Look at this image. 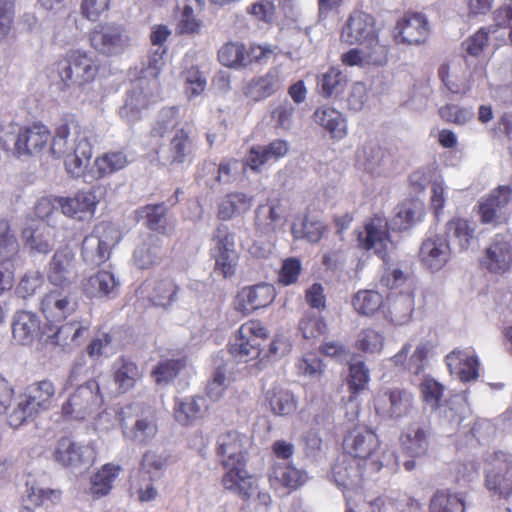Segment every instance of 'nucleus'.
<instances>
[{
	"label": "nucleus",
	"instance_id": "nucleus-6",
	"mask_svg": "<svg viewBox=\"0 0 512 512\" xmlns=\"http://www.w3.org/2000/svg\"><path fill=\"white\" fill-rule=\"evenodd\" d=\"M380 284L389 290L383 317L393 325L410 322L414 312L415 281L400 269L386 270Z\"/></svg>",
	"mask_w": 512,
	"mask_h": 512
},
{
	"label": "nucleus",
	"instance_id": "nucleus-33",
	"mask_svg": "<svg viewBox=\"0 0 512 512\" xmlns=\"http://www.w3.org/2000/svg\"><path fill=\"white\" fill-rule=\"evenodd\" d=\"M129 163L124 151H108L95 158L92 168L89 171L86 170L83 177L100 180L125 169Z\"/></svg>",
	"mask_w": 512,
	"mask_h": 512
},
{
	"label": "nucleus",
	"instance_id": "nucleus-25",
	"mask_svg": "<svg viewBox=\"0 0 512 512\" xmlns=\"http://www.w3.org/2000/svg\"><path fill=\"white\" fill-rule=\"evenodd\" d=\"M275 296V288L271 284L261 283L244 287L237 294L235 309L243 315H248L271 304Z\"/></svg>",
	"mask_w": 512,
	"mask_h": 512
},
{
	"label": "nucleus",
	"instance_id": "nucleus-10",
	"mask_svg": "<svg viewBox=\"0 0 512 512\" xmlns=\"http://www.w3.org/2000/svg\"><path fill=\"white\" fill-rule=\"evenodd\" d=\"M484 486L492 497L508 500L512 496V454L495 451L487 459Z\"/></svg>",
	"mask_w": 512,
	"mask_h": 512
},
{
	"label": "nucleus",
	"instance_id": "nucleus-46",
	"mask_svg": "<svg viewBox=\"0 0 512 512\" xmlns=\"http://www.w3.org/2000/svg\"><path fill=\"white\" fill-rule=\"evenodd\" d=\"M283 216V207L279 200H268L260 204L255 211V225L262 233L276 230L277 224Z\"/></svg>",
	"mask_w": 512,
	"mask_h": 512
},
{
	"label": "nucleus",
	"instance_id": "nucleus-52",
	"mask_svg": "<svg viewBox=\"0 0 512 512\" xmlns=\"http://www.w3.org/2000/svg\"><path fill=\"white\" fill-rule=\"evenodd\" d=\"M369 381V369L366 367L364 362L359 361L350 364L346 379L349 391V400H356L358 396L368 388Z\"/></svg>",
	"mask_w": 512,
	"mask_h": 512
},
{
	"label": "nucleus",
	"instance_id": "nucleus-17",
	"mask_svg": "<svg viewBox=\"0 0 512 512\" xmlns=\"http://www.w3.org/2000/svg\"><path fill=\"white\" fill-rule=\"evenodd\" d=\"M512 199V187L500 185L478 203V215L482 224L494 227L507 222L506 208Z\"/></svg>",
	"mask_w": 512,
	"mask_h": 512
},
{
	"label": "nucleus",
	"instance_id": "nucleus-4",
	"mask_svg": "<svg viewBox=\"0 0 512 512\" xmlns=\"http://www.w3.org/2000/svg\"><path fill=\"white\" fill-rule=\"evenodd\" d=\"M51 140V131L41 121L10 123L0 130V149L8 157L30 159L41 156Z\"/></svg>",
	"mask_w": 512,
	"mask_h": 512
},
{
	"label": "nucleus",
	"instance_id": "nucleus-14",
	"mask_svg": "<svg viewBox=\"0 0 512 512\" xmlns=\"http://www.w3.org/2000/svg\"><path fill=\"white\" fill-rule=\"evenodd\" d=\"M235 235L225 224H220L214 231V246L211 257L215 261L214 270L224 278H231L236 273L238 254L235 251Z\"/></svg>",
	"mask_w": 512,
	"mask_h": 512
},
{
	"label": "nucleus",
	"instance_id": "nucleus-56",
	"mask_svg": "<svg viewBox=\"0 0 512 512\" xmlns=\"http://www.w3.org/2000/svg\"><path fill=\"white\" fill-rule=\"evenodd\" d=\"M202 398L190 397L185 400H177L174 406V417L181 425H189L201 416L199 401Z\"/></svg>",
	"mask_w": 512,
	"mask_h": 512
},
{
	"label": "nucleus",
	"instance_id": "nucleus-59",
	"mask_svg": "<svg viewBox=\"0 0 512 512\" xmlns=\"http://www.w3.org/2000/svg\"><path fill=\"white\" fill-rule=\"evenodd\" d=\"M420 392L423 402L432 410H437L441 406L444 394V386L433 378H425L420 384Z\"/></svg>",
	"mask_w": 512,
	"mask_h": 512
},
{
	"label": "nucleus",
	"instance_id": "nucleus-51",
	"mask_svg": "<svg viewBox=\"0 0 512 512\" xmlns=\"http://www.w3.org/2000/svg\"><path fill=\"white\" fill-rule=\"evenodd\" d=\"M360 465L359 462L357 466H355L351 460H343L335 463L332 467V475L335 483L343 489H352L363 477Z\"/></svg>",
	"mask_w": 512,
	"mask_h": 512
},
{
	"label": "nucleus",
	"instance_id": "nucleus-26",
	"mask_svg": "<svg viewBox=\"0 0 512 512\" xmlns=\"http://www.w3.org/2000/svg\"><path fill=\"white\" fill-rule=\"evenodd\" d=\"M245 435L230 430L219 435L217 439V454L222 458V465L229 469L245 466L246 460L243 452Z\"/></svg>",
	"mask_w": 512,
	"mask_h": 512
},
{
	"label": "nucleus",
	"instance_id": "nucleus-28",
	"mask_svg": "<svg viewBox=\"0 0 512 512\" xmlns=\"http://www.w3.org/2000/svg\"><path fill=\"white\" fill-rule=\"evenodd\" d=\"M282 88V78L277 68L265 74L252 77L242 88L244 96L253 102L263 101L275 95Z\"/></svg>",
	"mask_w": 512,
	"mask_h": 512
},
{
	"label": "nucleus",
	"instance_id": "nucleus-11",
	"mask_svg": "<svg viewBox=\"0 0 512 512\" xmlns=\"http://www.w3.org/2000/svg\"><path fill=\"white\" fill-rule=\"evenodd\" d=\"M274 54L271 45L251 44L249 47L242 42L229 41L223 44L217 53L218 61L225 67L241 69L254 63H262Z\"/></svg>",
	"mask_w": 512,
	"mask_h": 512
},
{
	"label": "nucleus",
	"instance_id": "nucleus-40",
	"mask_svg": "<svg viewBox=\"0 0 512 512\" xmlns=\"http://www.w3.org/2000/svg\"><path fill=\"white\" fill-rule=\"evenodd\" d=\"M315 122L324 128L330 137L341 140L347 135V123L344 116L336 109L322 106L314 112Z\"/></svg>",
	"mask_w": 512,
	"mask_h": 512
},
{
	"label": "nucleus",
	"instance_id": "nucleus-39",
	"mask_svg": "<svg viewBox=\"0 0 512 512\" xmlns=\"http://www.w3.org/2000/svg\"><path fill=\"white\" fill-rule=\"evenodd\" d=\"M56 394L55 384L48 379L35 381L25 388V401L36 411L48 410L54 401Z\"/></svg>",
	"mask_w": 512,
	"mask_h": 512
},
{
	"label": "nucleus",
	"instance_id": "nucleus-2",
	"mask_svg": "<svg viewBox=\"0 0 512 512\" xmlns=\"http://www.w3.org/2000/svg\"><path fill=\"white\" fill-rule=\"evenodd\" d=\"M48 149L52 157L64 158L65 169L72 178L85 175L93 155L86 128L74 114L64 115L55 126Z\"/></svg>",
	"mask_w": 512,
	"mask_h": 512
},
{
	"label": "nucleus",
	"instance_id": "nucleus-45",
	"mask_svg": "<svg viewBox=\"0 0 512 512\" xmlns=\"http://www.w3.org/2000/svg\"><path fill=\"white\" fill-rule=\"evenodd\" d=\"M351 303L354 310L360 315L372 316L378 312L383 315L386 297L376 290L364 289L359 290L352 297Z\"/></svg>",
	"mask_w": 512,
	"mask_h": 512
},
{
	"label": "nucleus",
	"instance_id": "nucleus-18",
	"mask_svg": "<svg viewBox=\"0 0 512 512\" xmlns=\"http://www.w3.org/2000/svg\"><path fill=\"white\" fill-rule=\"evenodd\" d=\"M266 475L271 489L284 494L297 491L308 480L307 472L291 462L272 461Z\"/></svg>",
	"mask_w": 512,
	"mask_h": 512
},
{
	"label": "nucleus",
	"instance_id": "nucleus-1",
	"mask_svg": "<svg viewBox=\"0 0 512 512\" xmlns=\"http://www.w3.org/2000/svg\"><path fill=\"white\" fill-rule=\"evenodd\" d=\"M178 125L179 108L164 107L147 135L146 150L162 166H180L195 157L197 144L191 130Z\"/></svg>",
	"mask_w": 512,
	"mask_h": 512
},
{
	"label": "nucleus",
	"instance_id": "nucleus-8",
	"mask_svg": "<svg viewBox=\"0 0 512 512\" xmlns=\"http://www.w3.org/2000/svg\"><path fill=\"white\" fill-rule=\"evenodd\" d=\"M120 239L118 229L110 222H100L81 243V257L90 265L100 266L110 259Z\"/></svg>",
	"mask_w": 512,
	"mask_h": 512
},
{
	"label": "nucleus",
	"instance_id": "nucleus-42",
	"mask_svg": "<svg viewBox=\"0 0 512 512\" xmlns=\"http://www.w3.org/2000/svg\"><path fill=\"white\" fill-rule=\"evenodd\" d=\"M390 159V153L374 142L365 143L357 151V160L371 174H379Z\"/></svg>",
	"mask_w": 512,
	"mask_h": 512
},
{
	"label": "nucleus",
	"instance_id": "nucleus-9",
	"mask_svg": "<svg viewBox=\"0 0 512 512\" xmlns=\"http://www.w3.org/2000/svg\"><path fill=\"white\" fill-rule=\"evenodd\" d=\"M120 426L125 438L147 444L158 433L155 411L147 406L126 407L120 414Z\"/></svg>",
	"mask_w": 512,
	"mask_h": 512
},
{
	"label": "nucleus",
	"instance_id": "nucleus-64",
	"mask_svg": "<svg viewBox=\"0 0 512 512\" xmlns=\"http://www.w3.org/2000/svg\"><path fill=\"white\" fill-rule=\"evenodd\" d=\"M246 12L255 21L271 25L276 17V6L270 0H257L247 7Z\"/></svg>",
	"mask_w": 512,
	"mask_h": 512
},
{
	"label": "nucleus",
	"instance_id": "nucleus-16",
	"mask_svg": "<svg viewBox=\"0 0 512 512\" xmlns=\"http://www.w3.org/2000/svg\"><path fill=\"white\" fill-rule=\"evenodd\" d=\"M78 309V300L68 288L55 287L45 293L40 300L39 310L45 319L44 324L63 323Z\"/></svg>",
	"mask_w": 512,
	"mask_h": 512
},
{
	"label": "nucleus",
	"instance_id": "nucleus-58",
	"mask_svg": "<svg viewBox=\"0 0 512 512\" xmlns=\"http://www.w3.org/2000/svg\"><path fill=\"white\" fill-rule=\"evenodd\" d=\"M185 84V93L189 98L202 94L206 88V78L203 76L198 66L187 67L182 72Z\"/></svg>",
	"mask_w": 512,
	"mask_h": 512
},
{
	"label": "nucleus",
	"instance_id": "nucleus-34",
	"mask_svg": "<svg viewBox=\"0 0 512 512\" xmlns=\"http://www.w3.org/2000/svg\"><path fill=\"white\" fill-rule=\"evenodd\" d=\"M445 362L450 373L462 382L476 380L479 376L478 358L465 350L454 349L445 357Z\"/></svg>",
	"mask_w": 512,
	"mask_h": 512
},
{
	"label": "nucleus",
	"instance_id": "nucleus-32",
	"mask_svg": "<svg viewBox=\"0 0 512 512\" xmlns=\"http://www.w3.org/2000/svg\"><path fill=\"white\" fill-rule=\"evenodd\" d=\"M204 5L203 0H184L176 8V32L180 35L199 34L203 21L199 14Z\"/></svg>",
	"mask_w": 512,
	"mask_h": 512
},
{
	"label": "nucleus",
	"instance_id": "nucleus-61",
	"mask_svg": "<svg viewBox=\"0 0 512 512\" xmlns=\"http://www.w3.org/2000/svg\"><path fill=\"white\" fill-rule=\"evenodd\" d=\"M490 30L481 27L474 34L466 38L462 42V49L466 56L479 57L489 43Z\"/></svg>",
	"mask_w": 512,
	"mask_h": 512
},
{
	"label": "nucleus",
	"instance_id": "nucleus-41",
	"mask_svg": "<svg viewBox=\"0 0 512 512\" xmlns=\"http://www.w3.org/2000/svg\"><path fill=\"white\" fill-rule=\"evenodd\" d=\"M122 468L120 465L106 463L97 470L90 478L89 492L95 499L107 496L112 488L113 483L119 476Z\"/></svg>",
	"mask_w": 512,
	"mask_h": 512
},
{
	"label": "nucleus",
	"instance_id": "nucleus-48",
	"mask_svg": "<svg viewBox=\"0 0 512 512\" xmlns=\"http://www.w3.org/2000/svg\"><path fill=\"white\" fill-rule=\"evenodd\" d=\"M161 240L159 237L149 235L133 253L135 265L140 269H149L160 259Z\"/></svg>",
	"mask_w": 512,
	"mask_h": 512
},
{
	"label": "nucleus",
	"instance_id": "nucleus-20",
	"mask_svg": "<svg viewBox=\"0 0 512 512\" xmlns=\"http://www.w3.org/2000/svg\"><path fill=\"white\" fill-rule=\"evenodd\" d=\"M100 189V186H93L87 190H78L73 196L56 197V202L61 212L69 218L78 221L91 219L100 201L96 194Z\"/></svg>",
	"mask_w": 512,
	"mask_h": 512
},
{
	"label": "nucleus",
	"instance_id": "nucleus-23",
	"mask_svg": "<svg viewBox=\"0 0 512 512\" xmlns=\"http://www.w3.org/2000/svg\"><path fill=\"white\" fill-rule=\"evenodd\" d=\"M59 324H43L42 337L46 343L62 347L79 346L81 339L89 330V324L77 320Z\"/></svg>",
	"mask_w": 512,
	"mask_h": 512
},
{
	"label": "nucleus",
	"instance_id": "nucleus-13",
	"mask_svg": "<svg viewBox=\"0 0 512 512\" xmlns=\"http://www.w3.org/2000/svg\"><path fill=\"white\" fill-rule=\"evenodd\" d=\"M390 231L388 220L383 214H374L365 219L362 229L357 230L358 247L365 251L373 250L383 261L388 259Z\"/></svg>",
	"mask_w": 512,
	"mask_h": 512
},
{
	"label": "nucleus",
	"instance_id": "nucleus-54",
	"mask_svg": "<svg viewBox=\"0 0 512 512\" xmlns=\"http://www.w3.org/2000/svg\"><path fill=\"white\" fill-rule=\"evenodd\" d=\"M154 481L152 473L146 470H138L132 478L130 489L133 494L137 495L140 502H149L155 500L158 496Z\"/></svg>",
	"mask_w": 512,
	"mask_h": 512
},
{
	"label": "nucleus",
	"instance_id": "nucleus-3",
	"mask_svg": "<svg viewBox=\"0 0 512 512\" xmlns=\"http://www.w3.org/2000/svg\"><path fill=\"white\" fill-rule=\"evenodd\" d=\"M100 69V61L89 52L70 49L47 68V77L58 91L67 92L93 83Z\"/></svg>",
	"mask_w": 512,
	"mask_h": 512
},
{
	"label": "nucleus",
	"instance_id": "nucleus-47",
	"mask_svg": "<svg viewBox=\"0 0 512 512\" xmlns=\"http://www.w3.org/2000/svg\"><path fill=\"white\" fill-rule=\"evenodd\" d=\"M428 508L429 512H466V503L461 493L438 489L432 495Z\"/></svg>",
	"mask_w": 512,
	"mask_h": 512
},
{
	"label": "nucleus",
	"instance_id": "nucleus-55",
	"mask_svg": "<svg viewBox=\"0 0 512 512\" xmlns=\"http://www.w3.org/2000/svg\"><path fill=\"white\" fill-rule=\"evenodd\" d=\"M139 215L145 220V225L152 231H157L161 234L167 232V208L163 203L148 204L138 210Z\"/></svg>",
	"mask_w": 512,
	"mask_h": 512
},
{
	"label": "nucleus",
	"instance_id": "nucleus-7",
	"mask_svg": "<svg viewBox=\"0 0 512 512\" xmlns=\"http://www.w3.org/2000/svg\"><path fill=\"white\" fill-rule=\"evenodd\" d=\"M344 451L363 462V469L376 473L383 467L381 460V445L378 435L365 426H355L350 429L343 439Z\"/></svg>",
	"mask_w": 512,
	"mask_h": 512
},
{
	"label": "nucleus",
	"instance_id": "nucleus-36",
	"mask_svg": "<svg viewBox=\"0 0 512 512\" xmlns=\"http://www.w3.org/2000/svg\"><path fill=\"white\" fill-rule=\"evenodd\" d=\"M40 320L36 313L30 311H17L13 317L12 335L22 345L31 344L38 336L42 337Z\"/></svg>",
	"mask_w": 512,
	"mask_h": 512
},
{
	"label": "nucleus",
	"instance_id": "nucleus-60",
	"mask_svg": "<svg viewBox=\"0 0 512 512\" xmlns=\"http://www.w3.org/2000/svg\"><path fill=\"white\" fill-rule=\"evenodd\" d=\"M440 118L446 123L465 125L473 118V112L466 107L448 103L438 109Z\"/></svg>",
	"mask_w": 512,
	"mask_h": 512
},
{
	"label": "nucleus",
	"instance_id": "nucleus-50",
	"mask_svg": "<svg viewBox=\"0 0 512 512\" xmlns=\"http://www.w3.org/2000/svg\"><path fill=\"white\" fill-rule=\"evenodd\" d=\"M179 287L172 278L166 277L155 280L148 293V298L154 306L168 307L175 300Z\"/></svg>",
	"mask_w": 512,
	"mask_h": 512
},
{
	"label": "nucleus",
	"instance_id": "nucleus-29",
	"mask_svg": "<svg viewBox=\"0 0 512 512\" xmlns=\"http://www.w3.org/2000/svg\"><path fill=\"white\" fill-rule=\"evenodd\" d=\"M431 434V427L428 424H410L399 437L402 451L412 458H420L427 455Z\"/></svg>",
	"mask_w": 512,
	"mask_h": 512
},
{
	"label": "nucleus",
	"instance_id": "nucleus-62",
	"mask_svg": "<svg viewBox=\"0 0 512 512\" xmlns=\"http://www.w3.org/2000/svg\"><path fill=\"white\" fill-rule=\"evenodd\" d=\"M299 330L303 338L317 340L327 332V324L320 316L306 315L299 322Z\"/></svg>",
	"mask_w": 512,
	"mask_h": 512
},
{
	"label": "nucleus",
	"instance_id": "nucleus-12",
	"mask_svg": "<svg viewBox=\"0 0 512 512\" xmlns=\"http://www.w3.org/2000/svg\"><path fill=\"white\" fill-rule=\"evenodd\" d=\"M102 404L100 388L95 380H89L78 386L63 403L61 414L63 419L84 420L96 411Z\"/></svg>",
	"mask_w": 512,
	"mask_h": 512
},
{
	"label": "nucleus",
	"instance_id": "nucleus-22",
	"mask_svg": "<svg viewBox=\"0 0 512 512\" xmlns=\"http://www.w3.org/2000/svg\"><path fill=\"white\" fill-rule=\"evenodd\" d=\"M77 278L75 254L68 247L58 249L48 264V282L54 287L68 288Z\"/></svg>",
	"mask_w": 512,
	"mask_h": 512
},
{
	"label": "nucleus",
	"instance_id": "nucleus-38",
	"mask_svg": "<svg viewBox=\"0 0 512 512\" xmlns=\"http://www.w3.org/2000/svg\"><path fill=\"white\" fill-rule=\"evenodd\" d=\"M90 449L79 445L69 437H62L54 452L55 460L65 467H80L89 463Z\"/></svg>",
	"mask_w": 512,
	"mask_h": 512
},
{
	"label": "nucleus",
	"instance_id": "nucleus-35",
	"mask_svg": "<svg viewBox=\"0 0 512 512\" xmlns=\"http://www.w3.org/2000/svg\"><path fill=\"white\" fill-rule=\"evenodd\" d=\"M112 378L117 391L125 394L133 390L143 378L138 364L126 356H120L112 366Z\"/></svg>",
	"mask_w": 512,
	"mask_h": 512
},
{
	"label": "nucleus",
	"instance_id": "nucleus-15",
	"mask_svg": "<svg viewBox=\"0 0 512 512\" xmlns=\"http://www.w3.org/2000/svg\"><path fill=\"white\" fill-rule=\"evenodd\" d=\"M374 409L382 418L399 420L409 416L413 411L414 396L405 388H387L375 396Z\"/></svg>",
	"mask_w": 512,
	"mask_h": 512
},
{
	"label": "nucleus",
	"instance_id": "nucleus-19",
	"mask_svg": "<svg viewBox=\"0 0 512 512\" xmlns=\"http://www.w3.org/2000/svg\"><path fill=\"white\" fill-rule=\"evenodd\" d=\"M378 33L375 18L366 12H351L340 31V42L349 46L363 45L375 40Z\"/></svg>",
	"mask_w": 512,
	"mask_h": 512
},
{
	"label": "nucleus",
	"instance_id": "nucleus-53",
	"mask_svg": "<svg viewBox=\"0 0 512 512\" xmlns=\"http://www.w3.org/2000/svg\"><path fill=\"white\" fill-rule=\"evenodd\" d=\"M186 366V356L176 359H164L157 363L151 375L157 384H167L174 380Z\"/></svg>",
	"mask_w": 512,
	"mask_h": 512
},
{
	"label": "nucleus",
	"instance_id": "nucleus-57",
	"mask_svg": "<svg viewBox=\"0 0 512 512\" xmlns=\"http://www.w3.org/2000/svg\"><path fill=\"white\" fill-rule=\"evenodd\" d=\"M268 402L275 415H289L296 410V400L292 393L286 390L273 389L268 394Z\"/></svg>",
	"mask_w": 512,
	"mask_h": 512
},
{
	"label": "nucleus",
	"instance_id": "nucleus-24",
	"mask_svg": "<svg viewBox=\"0 0 512 512\" xmlns=\"http://www.w3.org/2000/svg\"><path fill=\"white\" fill-rule=\"evenodd\" d=\"M481 266L493 274H504L512 267V245L496 235L480 259Z\"/></svg>",
	"mask_w": 512,
	"mask_h": 512
},
{
	"label": "nucleus",
	"instance_id": "nucleus-30",
	"mask_svg": "<svg viewBox=\"0 0 512 512\" xmlns=\"http://www.w3.org/2000/svg\"><path fill=\"white\" fill-rule=\"evenodd\" d=\"M225 489L237 494L245 503L249 504L259 488L258 478L249 474L245 466L232 467L222 477Z\"/></svg>",
	"mask_w": 512,
	"mask_h": 512
},
{
	"label": "nucleus",
	"instance_id": "nucleus-49",
	"mask_svg": "<svg viewBox=\"0 0 512 512\" xmlns=\"http://www.w3.org/2000/svg\"><path fill=\"white\" fill-rule=\"evenodd\" d=\"M347 85V78L343 72L335 66H331L324 73L317 76V88L320 95L330 98L341 94Z\"/></svg>",
	"mask_w": 512,
	"mask_h": 512
},
{
	"label": "nucleus",
	"instance_id": "nucleus-37",
	"mask_svg": "<svg viewBox=\"0 0 512 512\" xmlns=\"http://www.w3.org/2000/svg\"><path fill=\"white\" fill-rule=\"evenodd\" d=\"M119 281L108 270H98L82 283L83 293L90 298H112L117 294Z\"/></svg>",
	"mask_w": 512,
	"mask_h": 512
},
{
	"label": "nucleus",
	"instance_id": "nucleus-43",
	"mask_svg": "<svg viewBox=\"0 0 512 512\" xmlns=\"http://www.w3.org/2000/svg\"><path fill=\"white\" fill-rule=\"evenodd\" d=\"M445 239H451L461 251H466L475 238V228L468 219L453 217L445 224Z\"/></svg>",
	"mask_w": 512,
	"mask_h": 512
},
{
	"label": "nucleus",
	"instance_id": "nucleus-44",
	"mask_svg": "<svg viewBox=\"0 0 512 512\" xmlns=\"http://www.w3.org/2000/svg\"><path fill=\"white\" fill-rule=\"evenodd\" d=\"M252 203L253 197L244 192L228 193L218 206L217 216L220 220H230L248 212Z\"/></svg>",
	"mask_w": 512,
	"mask_h": 512
},
{
	"label": "nucleus",
	"instance_id": "nucleus-31",
	"mask_svg": "<svg viewBox=\"0 0 512 512\" xmlns=\"http://www.w3.org/2000/svg\"><path fill=\"white\" fill-rule=\"evenodd\" d=\"M91 45L106 55L122 53L129 44L128 37L120 27L102 26L94 29L90 34Z\"/></svg>",
	"mask_w": 512,
	"mask_h": 512
},
{
	"label": "nucleus",
	"instance_id": "nucleus-63",
	"mask_svg": "<svg viewBox=\"0 0 512 512\" xmlns=\"http://www.w3.org/2000/svg\"><path fill=\"white\" fill-rule=\"evenodd\" d=\"M383 345V336L372 328L363 329L356 340V348L364 353H379Z\"/></svg>",
	"mask_w": 512,
	"mask_h": 512
},
{
	"label": "nucleus",
	"instance_id": "nucleus-27",
	"mask_svg": "<svg viewBox=\"0 0 512 512\" xmlns=\"http://www.w3.org/2000/svg\"><path fill=\"white\" fill-rule=\"evenodd\" d=\"M451 249L447 239L434 235L422 242L419 259L423 266L432 272L441 270L449 262Z\"/></svg>",
	"mask_w": 512,
	"mask_h": 512
},
{
	"label": "nucleus",
	"instance_id": "nucleus-5",
	"mask_svg": "<svg viewBox=\"0 0 512 512\" xmlns=\"http://www.w3.org/2000/svg\"><path fill=\"white\" fill-rule=\"evenodd\" d=\"M269 340V331L260 320L252 319L243 323L227 344L228 353L237 362L248 363L254 360H265L276 357L280 345L279 338Z\"/></svg>",
	"mask_w": 512,
	"mask_h": 512
},
{
	"label": "nucleus",
	"instance_id": "nucleus-21",
	"mask_svg": "<svg viewBox=\"0 0 512 512\" xmlns=\"http://www.w3.org/2000/svg\"><path fill=\"white\" fill-rule=\"evenodd\" d=\"M430 34L426 16L420 12H405L393 28V38L396 43L419 45L424 43Z\"/></svg>",
	"mask_w": 512,
	"mask_h": 512
}]
</instances>
